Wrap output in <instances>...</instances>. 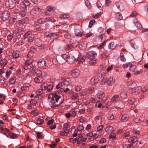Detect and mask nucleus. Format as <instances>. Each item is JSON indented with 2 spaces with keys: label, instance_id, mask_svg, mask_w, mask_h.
I'll list each match as a JSON object with an SVG mask.
<instances>
[{
  "label": "nucleus",
  "instance_id": "de8ad7c7",
  "mask_svg": "<svg viewBox=\"0 0 148 148\" xmlns=\"http://www.w3.org/2000/svg\"><path fill=\"white\" fill-rule=\"evenodd\" d=\"M86 59V57L85 56H83L80 59L78 63L79 64H82L83 62Z\"/></svg>",
  "mask_w": 148,
  "mask_h": 148
},
{
  "label": "nucleus",
  "instance_id": "a211bd4d",
  "mask_svg": "<svg viewBox=\"0 0 148 148\" xmlns=\"http://www.w3.org/2000/svg\"><path fill=\"white\" fill-rule=\"evenodd\" d=\"M129 118V116L126 114H123L122 115L121 120L122 122L127 121Z\"/></svg>",
  "mask_w": 148,
  "mask_h": 148
},
{
  "label": "nucleus",
  "instance_id": "5fc2aeb1",
  "mask_svg": "<svg viewBox=\"0 0 148 148\" xmlns=\"http://www.w3.org/2000/svg\"><path fill=\"white\" fill-rule=\"evenodd\" d=\"M34 9L35 11L36 12V13L39 12L41 11L40 9L38 6H35L34 8Z\"/></svg>",
  "mask_w": 148,
  "mask_h": 148
},
{
  "label": "nucleus",
  "instance_id": "680f3d73",
  "mask_svg": "<svg viewBox=\"0 0 148 148\" xmlns=\"http://www.w3.org/2000/svg\"><path fill=\"white\" fill-rule=\"evenodd\" d=\"M101 134H100V135H99L98 134H95L93 135V136L94 139H96L99 138V137H101Z\"/></svg>",
  "mask_w": 148,
  "mask_h": 148
},
{
  "label": "nucleus",
  "instance_id": "79ce46f5",
  "mask_svg": "<svg viewBox=\"0 0 148 148\" xmlns=\"http://www.w3.org/2000/svg\"><path fill=\"white\" fill-rule=\"evenodd\" d=\"M134 120V121L136 123H139L140 120V117L139 116H136L135 117Z\"/></svg>",
  "mask_w": 148,
  "mask_h": 148
},
{
  "label": "nucleus",
  "instance_id": "f03ea898",
  "mask_svg": "<svg viewBox=\"0 0 148 148\" xmlns=\"http://www.w3.org/2000/svg\"><path fill=\"white\" fill-rule=\"evenodd\" d=\"M47 75V73L45 72H43L39 70L36 71L34 74L35 82L37 83L42 82L44 79V77Z\"/></svg>",
  "mask_w": 148,
  "mask_h": 148
},
{
  "label": "nucleus",
  "instance_id": "b1692460",
  "mask_svg": "<svg viewBox=\"0 0 148 148\" xmlns=\"http://www.w3.org/2000/svg\"><path fill=\"white\" fill-rule=\"evenodd\" d=\"M12 56L15 58H17L20 55V53L17 51H14L12 53Z\"/></svg>",
  "mask_w": 148,
  "mask_h": 148
},
{
  "label": "nucleus",
  "instance_id": "bb28decb",
  "mask_svg": "<svg viewBox=\"0 0 148 148\" xmlns=\"http://www.w3.org/2000/svg\"><path fill=\"white\" fill-rule=\"evenodd\" d=\"M120 96L121 97L122 99L126 98L127 96V92L125 91L121 92L120 95Z\"/></svg>",
  "mask_w": 148,
  "mask_h": 148
},
{
  "label": "nucleus",
  "instance_id": "423d86ee",
  "mask_svg": "<svg viewBox=\"0 0 148 148\" xmlns=\"http://www.w3.org/2000/svg\"><path fill=\"white\" fill-rule=\"evenodd\" d=\"M18 3V0H8L6 2L5 4L7 7L12 9Z\"/></svg>",
  "mask_w": 148,
  "mask_h": 148
},
{
  "label": "nucleus",
  "instance_id": "9d476101",
  "mask_svg": "<svg viewBox=\"0 0 148 148\" xmlns=\"http://www.w3.org/2000/svg\"><path fill=\"white\" fill-rule=\"evenodd\" d=\"M76 60L75 58L73 56H71L70 57L69 56L67 55L65 58V61L70 64L74 63Z\"/></svg>",
  "mask_w": 148,
  "mask_h": 148
},
{
  "label": "nucleus",
  "instance_id": "72a5a7b5",
  "mask_svg": "<svg viewBox=\"0 0 148 148\" xmlns=\"http://www.w3.org/2000/svg\"><path fill=\"white\" fill-rule=\"evenodd\" d=\"M94 90V87H91L86 91V93L87 94H91L92 93Z\"/></svg>",
  "mask_w": 148,
  "mask_h": 148
},
{
  "label": "nucleus",
  "instance_id": "a18cd8bd",
  "mask_svg": "<svg viewBox=\"0 0 148 148\" xmlns=\"http://www.w3.org/2000/svg\"><path fill=\"white\" fill-rule=\"evenodd\" d=\"M114 115L112 113H109L108 114V117L110 120H112L114 118Z\"/></svg>",
  "mask_w": 148,
  "mask_h": 148
},
{
  "label": "nucleus",
  "instance_id": "a878e982",
  "mask_svg": "<svg viewBox=\"0 0 148 148\" xmlns=\"http://www.w3.org/2000/svg\"><path fill=\"white\" fill-rule=\"evenodd\" d=\"M137 138L135 136H133L130 137L128 140L129 141L130 143H135L137 140Z\"/></svg>",
  "mask_w": 148,
  "mask_h": 148
},
{
  "label": "nucleus",
  "instance_id": "bf43d9fd",
  "mask_svg": "<svg viewBox=\"0 0 148 148\" xmlns=\"http://www.w3.org/2000/svg\"><path fill=\"white\" fill-rule=\"evenodd\" d=\"M16 81V79L15 77H12L10 79V82L11 84H14Z\"/></svg>",
  "mask_w": 148,
  "mask_h": 148
},
{
  "label": "nucleus",
  "instance_id": "393cba45",
  "mask_svg": "<svg viewBox=\"0 0 148 148\" xmlns=\"http://www.w3.org/2000/svg\"><path fill=\"white\" fill-rule=\"evenodd\" d=\"M119 99V95H115L113 96L111 99V101L112 102H115V103L117 102L118 101Z\"/></svg>",
  "mask_w": 148,
  "mask_h": 148
},
{
  "label": "nucleus",
  "instance_id": "4c0bfd02",
  "mask_svg": "<svg viewBox=\"0 0 148 148\" xmlns=\"http://www.w3.org/2000/svg\"><path fill=\"white\" fill-rule=\"evenodd\" d=\"M109 138L111 140H115L116 138V134L114 133H112L110 135Z\"/></svg>",
  "mask_w": 148,
  "mask_h": 148
},
{
  "label": "nucleus",
  "instance_id": "1a4fd4ad",
  "mask_svg": "<svg viewBox=\"0 0 148 148\" xmlns=\"http://www.w3.org/2000/svg\"><path fill=\"white\" fill-rule=\"evenodd\" d=\"M130 69L131 71L134 73V75H138L140 74L142 72V71L141 70H138L136 69V65H130L129 66Z\"/></svg>",
  "mask_w": 148,
  "mask_h": 148
},
{
  "label": "nucleus",
  "instance_id": "052dcab7",
  "mask_svg": "<svg viewBox=\"0 0 148 148\" xmlns=\"http://www.w3.org/2000/svg\"><path fill=\"white\" fill-rule=\"evenodd\" d=\"M103 125H99L97 128V131L99 132L103 130Z\"/></svg>",
  "mask_w": 148,
  "mask_h": 148
},
{
  "label": "nucleus",
  "instance_id": "39448f33",
  "mask_svg": "<svg viewBox=\"0 0 148 148\" xmlns=\"http://www.w3.org/2000/svg\"><path fill=\"white\" fill-rule=\"evenodd\" d=\"M62 82L59 83L58 85L56 86L57 88H59V91L60 93H61V94L64 97V96L65 93V90H64V86H65L64 82V78H62Z\"/></svg>",
  "mask_w": 148,
  "mask_h": 148
},
{
  "label": "nucleus",
  "instance_id": "69168bd1",
  "mask_svg": "<svg viewBox=\"0 0 148 148\" xmlns=\"http://www.w3.org/2000/svg\"><path fill=\"white\" fill-rule=\"evenodd\" d=\"M78 96V94L77 93H75L72 96V98L73 99H76L77 98Z\"/></svg>",
  "mask_w": 148,
  "mask_h": 148
},
{
  "label": "nucleus",
  "instance_id": "f704fd0d",
  "mask_svg": "<svg viewBox=\"0 0 148 148\" xmlns=\"http://www.w3.org/2000/svg\"><path fill=\"white\" fill-rule=\"evenodd\" d=\"M115 17L118 20H121L123 18L122 15L119 13H117L115 15Z\"/></svg>",
  "mask_w": 148,
  "mask_h": 148
},
{
  "label": "nucleus",
  "instance_id": "6ab92c4d",
  "mask_svg": "<svg viewBox=\"0 0 148 148\" xmlns=\"http://www.w3.org/2000/svg\"><path fill=\"white\" fill-rule=\"evenodd\" d=\"M105 131L108 133H111L114 131V128L112 126L108 125L106 127Z\"/></svg>",
  "mask_w": 148,
  "mask_h": 148
},
{
  "label": "nucleus",
  "instance_id": "ddd939ff",
  "mask_svg": "<svg viewBox=\"0 0 148 148\" xmlns=\"http://www.w3.org/2000/svg\"><path fill=\"white\" fill-rule=\"evenodd\" d=\"M115 106L116 108L121 109L124 107V105L123 101H119L115 103Z\"/></svg>",
  "mask_w": 148,
  "mask_h": 148
},
{
  "label": "nucleus",
  "instance_id": "5701e85b",
  "mask_svg": "<svg viewBox=\"0 0 148 148\" xmlns=\"http://www.w3.org/2000/svg\"><path fill=\"white\" fill-rule=\"evenodd\" d=\"M45 35L47 37H55L57 36L56 34L54 33H50L49 32H46Z\"/></svg>",
  "mask_w": 148,
  "mask_h": 148
},
{
  "label": "nucleus",
  "instance_id": "c756f323",
  "mask_svg": "<svg viewBox=\"0 0 148 148\" xmlns=\"http://www.w3.org/2000/svg\"><path fill=\"white\" fill-rule=\"evenodd\" d=\"M33 59L32 58H27L25 64L28 66H29L33 62Z\"/></svg>",
  "mask_w": 148,
  "mask_h": 148
},
{
  "label": "nucleus",
  "instance_id": "aec40b11",
  "mask_svg": "<svg viewBox=\"0 0 148 148\" xmlns=\"http://www.w3.org/2000/svg\"><path fill=\"white\" fill-rule=\"evenodd\" d=\"M110 99V98L109 97H106L105 101H104L101 102V103L102 104V106L103 107H105L108 104L110 101H107L109 100Z\"/></svg>",
  "mask_w": 148,
  "mask_h": 148
},
{
  "label": "nucleus",
  "instance_id": "e433bc0d",
  "mask_svg": "<svg viewBox=\"0 0 148 148\" xmlns=\"http://www.w3.org/2000/svg\"><path fill=\"white\" fill-rule=\"evenodd\" d=\"M64 56V54L61 55V56H60L58 58L59 62H61L62 61H64V60H65Z\"/></svg>",
  "mask_w": 148,
  "mask_h": 148
},
{
  "label": "nucleus",
  "instance_id": "4d7b16f0",
  "mask_svg": "<svg viewBox=\"0 0 148 148\" xmlns=\"http://www.w3.org/2000/svg\"><path fill=\"white\" fill-rule=\"evenodd\" d=\"M37 21L39 23H44L45 22V18H40Z\"/></svg>",
  "mask_w": 148,
  "mask_h": 148
},
{
  "label": "nucleus",
  "instance_id": "7ed1b4c3",
  "mask_svg": "<svg viewBox=\"0 0 148 148\" xmlns=\"http://www.w3.org/2000/svg\"><path fill=\"white\" fill-rule=\"evenodd\" d=\"M97 53L94 51H90L88 53L87 57L89 60L90 63L91 65L94 64L97 62V60L95 57L97 56Z\"/></svg>",
  "mask_w": 148,
  "mask_h": 148
},
{
  "label": "nucleus",
  "instance_id": "c9c22d12",
  "mask_svg": "<svg viewBox=\"0 0 148 148\" xmlns=\"http://www.w3.org/2000/svg\"><path fill=\"white\" fill-rule=\"evenodd\" d=\"M43 122L44 121L40 118L37 119L36 121V123L38 124H42Z\"/></svg>",
  "mask_w": 148,
  "mask_h": 148
},
{
  "label": "nucleus",
  "instance_id": "f257e3e1",
  "mask_svg": "<svg viewBox=\"0 0 148 148\" xmlns=\"http://www.w3.org/2000/svg\"><path fill=\"white\" fill-rule=\"evenodd\" d=\"M60 96L55 92L50 93L48 97V100L50 102L49 104L51 107L53 108L58 106L60 104L58 101L60 98Z\"/></svg>",
  "mask_w": 148,
  "mask_h": 148
},
{
  "label": "nucleus",
  "instance_id": "37998d69",
  "mask_svg": "<svg viewBox=\"0 0 148 148\" xmlns=\"http://www.w3.org/2000/svg\"><path fill=\"white\" fill-rule=\"evenodd\" d=\"M120 59L122 61L125 62L126 61V59L124 57V55L123 53H120Z\"/></svg>",
  "mask_w": 148,
  "mask_h": 148
},
{
  "label": "nucleus",
  "instance_id": "774afa93",
  "mask_svg": "<svg viewBox=\"0 0 148 148\" xmlns=\"http://www.w3.org/2000/svg\"><path fill=\"white\" fill-rule=\"evenodd\" d=\"M13 34H10L8 36V38L9 40H11L13 37H14Z\"/></svg>",
  "mask_w": 148,
  "mask_h": 148
},
{
  "label": "nucleus",
  "instance_id": "2eb2a0df",
  "mask_svg": "<svg viewBox=\"0 0 148 148\" xmlns=\"http://www.w3.org/2000/svg\"><path fill=\"white\" fill-rule=\"evenodd\" d=\"M46 62L44 59H41L39 60L38 62V66L39 67L42 68L45 65Z\"/></svg>",
  "mask_w": 148,
  "mask_h": 148
},
{
  "label": "nucleus",
  "instance_id": "4be33fe9",
  "mask_svg": "<svg viewBox=\"0 0 148 148\" xmlns=\"http://www.w3.org/2000/svg\"><path fill=\"white\" fill-rule=\"evenodd\" d=\"M108 54L106 52H103L101 55V58L103 60H105L108 57Z\"/></svg>",
  "mask_w": 148,
  "mask_h": 148
},
{
  "label": "nucleus",
  "instance_id": "603ef678",
  "mask_svg": "<svg viewBox=\"0 0 148 148\" xmlns=\"http://www.w3.org/2000/svg\"><path fill=\"white\" fill-rule=\"evenodd\" d=\"M55 10V8L53 7H47V11L50 12L51 10Z\"/></svg>",
  "mask_w": 148,
  "mask_h": 148
},
{
  "label": "nucleus",
  "instance_id": "49530a36",
  "mask_svg": "<svg viewBox=\"0 0 148 148\" xmlns=\"http://www.w3.org/2000/svg\"><path fill=\"white\" fill-rule=\"evenodd\" d=\"M53 88V86L51 84L48 85L47 88V89L48 92L51 91L52 89Z\"/></svg>",
  "mask_w": 148,
  "mask_h": 148
},
{
  "label": "nucleus",
  "instance_id": "0e129e2a",
  "mask_svg": "<svg viewBox=\"0 0 148 148\" xmlns=\"http://www.w3.org/2000/svg\"><path fill=\"white\" fill-rule=\"evenodd\" d=\"M36 136L38 138H41L42 134L40 132H37L36 133Z\"/></svg>",
  "mask_w": 148,
  "mask_h": 148
},
{
  "label": "nucleus",
  "instance_id": "6e6d98bb",
  "mask_svg": "<svg viewBox=\"0 0 148 148\" xmlns=\"http://www.w3.org/2000/svg\"><path fill=\"white\" fill-rule=\"evenodd\" d=\"M29 69L30 71L31 72L34 71L35 69L34 66L33 65H31L30 66H29Z\"/></svg>",
  "mask_w": 148,
  "mask_h": 148
},
{
  "label": "nucleus",
  "instance_id": "f3484780",
  "mask_svg": "<svg viewBox=\"0 0 148 148\" xmlns=\"http://www.w3.org/2000/svg\"><path fill=\"white\" fill-rule=\"evenodd\" d=\"M99 79L97 77H93L90 80V84L92 85H95L98 82Z\"/></svg>",
  "mask_w": 148,
  "mask_h": 148
},
{
  "label": "nucleus",
  "instance_id": "412c9836",
  "mask_svg": "<svg viewBox=\"0 0 148 148\" xmlns=\"http://www.w3.org/2000/svg\"><path fill=\"white\" fill-rule=\"evenodd\" d=\"M105 96V94L103 91L99 92L97 95V97L99 99H102Z\"/></svg>",
  "mask_w": 148,
  "mask_h": 148
},
{
  "label": "nucleus",
  "instance_id": "c85d7f7f",
  "mask_svg": "<svg viewBox=\"0 0 148 148\" xmlns=\"http://www.w3.org/2000/svg\"><path fill=\"white\" fill-rule=\"evenodd\" d=\"M28 21V19L27 18H25L23 19L20 20L19 21V23L22 25H24Z\"/></svg>",
  "mask_w": 148,
  "mask_h": 148
},
{
  "label": "nucleus",
  "instance_id": "7c9ffc66",
  "mask_svg": "<svg viewBox=\"0 0 148 148\" xmlns=\"http://www.w3.org/2000/svg\"><path fill=\"white\" fill-rule=\"evenodd\" d=\"M48 84L46 83H43L41 85V88L43 90H45L47 89Z\"/></svg>",
  "mask_w": 148,
  "mask_h": 148
},
{
  "label": "nucleus",
  "instance_id": "c03bdc74",
  "mask_svg": "<svg viewBox=\"0 0 148 148\" xmlns=\"http://www.w3.org/2000/svg\"><path fill=\"white\" fill-rule=\"evenodd\" d=\"M84 35V33L82 32H76L75 33V35L77 37H81Z\"/></svg>",
  "mask_w": 148,
  "mask_h": 148
},
{
  "label": "nucleus",
  "instance_id": "338daca9",
  "mask_svg": "<svg viewBox=\"0 0 148 148\" xmlns=\"http://www.w3.org/2000/svg\"><path fill=\"white\" fill-rule=\"evenodd\" d=\"M87 136L88 137L89 139H90L93 136V133L92 132H89L87 134Z\"/></svg>",
  "mask_w": 148,
  "mask_h": 148
},
{
  "label": "nucleus",
  "instance_id": "20e7f679",
  "mask_svg": "<svg viewBox=\"0 0 148 148\" xmlns=\"http://www.w3.org/2000/svg\"><path fill=\"white\" fill-rule=\"evenodd\" d=\"M115 79L113 77H111L109 78H103L101 82V84H105L106 83L109 86H112L114 82Z\"/></svg>",
  "mask_w": 148,
  "mask_h": 148
},
{
  "label": "nucleus",
  "instance_id": "0eeeda50",
  "mask_svg": "<svg viewBox=\"0 0 148 148\" xmlns=\"http://www.w3.org/2000/svg\"><path fill=\"white\" fill-rule=\"evenodd\" d=\"M144 89H143V88L142 89V87L141 86L137 87L134 89H133V90H132V93L134 95H136L139 93L140 92H144L147 90V86H144Z\"/></svg>",
  "mask_w": 148,
  "mask_h": 148
},
{
  "label": "nucleus",
  "instance_id": "2f4dec72",
  "mask_svg": "<svg viewBox=\"0 0 148 148\" xmlns=\"http://www.w3.org/2000/svg\"><path fill=\"white\" fill-rule=\"evenodd\" d=\"M82 86L79 85H77L75 87V89L77 92L80 91L82 89Z\"/></svg>",
  "mask_w": 148,
  "mask_h": 148
},
{
  "label": "nucleus",
  "instance_id": "a19ab883",
  "mask_svg": "<svg viewBox=\"0 0 148 148\" xmlns=\"http://www.w3.org/2000/svg\"><path fill=\"white\" fill-rule=\"evenodd\" d=\"M71 83V81L70 79L66 78L65 79V85L68 86Z\"/></svg>",
  "mask_w": 148,
  "mask_h": 148
},
{
  "label": "nucleus",
  "instance_id": "3c124183",
  "mask_svg": "<svg viewBox=\"0 0 148 148\" xmlns=\"http://www.w3.org/2000/svg\"><path fill=\"white\" fill-rule=\"evenodd\" d=\"M31 33L30 32H27L24 35V37L25 38H27L28 37H29L31 34Z\"/></svg>",
  "mask_w": 148,
  "mask_h": 148
},
{
  "label": "nucleus",
  "instance_id": "8fccbe9b",
  "mask_svg": "<svg viewBox=\"0 0 148 148\" xmlns=\"http://www.w3.org/2000/svg\"><path fill=\"white\" fill-rule=\"evenodd\" d=\"M23 3L24 5L28 6L30 5V2L28 0H25L23 1Z\"/></svg>",
  "mask_w": 148,
  "mask_h": 148
},
{
  "label": "nucleus",
  "instance_id": "6e6552de",
  "mask_svg": "<svg viewBox=\"0 0 148 148\" xmlns=\"http://www.w3.org/2000/svg\"><path fill=\"white\" fill-rule=\"evenodd\" d=\"M10 16L9 12L7 11H3L1 14L0 17L3 21L7 20Z\"/></svg>",
  "mask_w": 148,
  "mask_h": 148
},
{
  "label": "nucleus",
  "instance_id": "e2e57ef3",
  "mask_svg": "<svg viewBox=\"0 0 148 148\" xmlns=\"http://www.w3.org/2000/svg\"><path fill=\"white\" fill-rule=\"evenodd\" d=\"M84 128L83 126L82 125H79L77 127V130L78 131H82Z\"/></svg>",
  "mask_w": 148,
  "mask_h": 148
},
{
  "label": "nucleus",
  "instance_id": "4468645a",
  "mask_svg": "<svg viewBox=\"0 0 148 148\" xmlns=\"http://www.w3.org/2000/svg\"><path fill=\"white\" fill-rule=\"evenodd\" d=\"M128 86L129 89L132 90H133L136 86V83L133 81H132L129 82L128 83Z\"/></svg>",
  "mask_w": 148,
  "mask_h": 148
},
{
  "label": "nucleus",
  "instance_id": "ea45409f",
  "mask_svg": "<svg viewBox=\"0 0 148 148\" xmlns=\"http://www.w3.org/2000/svg\"><path fill=\"white\" fill-rule=\"evenodd\" d=\"M101 13L100 12L96 14H93L92 16L93 18L96 19L99 18L101 16Z\"/></svg>",
  "mask_w": 148,
  "mask_h": 148
},
{
  "label": "nucleus",
  "instance_id": "cd10ccee",
  "mask_svg": "<svg viewBox=\"0 0 148 148\" xmlns=\"http://www.w3.org/2000/svg\"><path fill=\"white\" fill-rule=\"evenodd\" d=\"M136 99L135 98H132L128 100V103L130 105H135Z\"/></svg>",
  "mask_w": 148,
  "mask_h": 148
},
{
  "label": "nucleus",
  "instance_id": "58836bf2",
  "mask_svg": "<svg viewBox=\"0 0 148 148\" xmlns=\"http://www.w3.org/2000/svg\"><path fill=\"white\" fill-rule=\"evenodd\" d=\"M19 32L20 31L19 30L17 29V30H15L13 34L14 36L16 37L19 36L20 34Z\"/></svg>",
  "mask_w": 148,
  "mask_h": 148
},
{
  "label": "nucleus",
  "instance_id": "473e14b6",
  "mask_svg": "<svg viewBox=\"0 0 148 148\" xmlns=\"http://www.w3.org/2000/svg\"><path fill=\"white\" fill-rule=\"evenodd\" d=\"M96 121L97 123H101V118L100 116H97L95 118Z\"/></svg>",
  "mask_w": 148,
  "mask_h": 148
},
{
  "label": "nucleus",
  "instance_id": "09e8293b",
  "mask_svg": "<svg viewBox=\"0 0 148 148\" xmlns=\"http://www.w3.org/2000/svg\"><path fill=\"white\" fill-rule=\"evenodd\" d=\"M112 1L111 0H106L105 2V5L106 6H108L111 4Z\"/></svg>",
  "mask_w": 148,
  "mask_h": 148
},
{
  "label": "nucleus",
  "instance_id": "dca6fc26",
  "mask_svg": "<svg viewBox=\"0 0 148 148\" xmlns=\"http://www.w3.org/2000/svg\"><path fill=\"white\" fill-rule=\"evenodd\" d=\"M35 51L36 49L34 47L31 48L27 54L28 58H32Z\"/></svg>",
  "mask_w": 148,
  "mask_h": 148
},
{
  "label": "nucleus",
  "instance_id": "864d4df0",
  "mask_svg": "<svg viewBox=\"0 0 148 148\" xmlns=\"http://www.w3.org/2000/svg\"><path fill=\"white\" fill-rule=\"evenodd\" d=\"M95 20L93 19L91 20L90 22L88 25L89 27H91L92 26L93 24L95 23Z\"/></svg>",
  "mask_w": 148,
  "mask_h": 148
},
{
  "label": "nucleus",
  "instance_id": "f8f14e48",
  "mask_svg": "<svg viewBox=\"0 0 148 148\" xmlns=\"http://www.w3.org/2000/svg\"><path fill=\"white\" fill-rule=\"evenodd\" d=\"M18 7L20 8L21 10L20 13H19V15L21 16H25L26 14V12L27 11V7H23L21 5H20L19 6H18Z\"/></svg>",
  "mask_w": 148,
  "mask_h": 148
},
{
  "label": "nucleus",
  "instance_id": "9b49d317",
  "mask_svg": "<svg viewBox=\"0 0 148 148\" xmlns=\"http://www.w3.org/2000/svg\"><path fill=\"white\" fill-rule=\"evenodd\" d=\"M80 73V71L79 70L75 69L71 71L70 75L73 78H77L79 76Z\"/></svg>",
  "mask_w": 148,
  "mask_h": 148
},
{
  "label": "nucleus",
  "instance_id": "13d9d810",
  "mask_svg": "<svg viewBox=\"0 0 148 148\" xmlns=\"http://www.w3.org/2000/svg\"><path fill=\"white\" fill-rule=\"evenodd\" d=\"M30 103L31 104L34 105H36V104L37 102V101L35 100L34 99H31L30 101Z\"/></svg>",
  "mask_w": 148,
  "mask_h": 148
}]
</instances>
